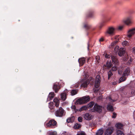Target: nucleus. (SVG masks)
<instances>
[{
    "instance_id": "25",
    "label": "nucleus",
    "mask_w": 135,
    "mask_h": 135,
    "mask_svg": "<svg viewBox=\"0 0 135 135\" xmlns=\"http://www.w3.org/2000/svg\"><path fill=\"white\" fill-rule=\"evenodd\" d=\"M107 109L108 110L111 112L113 111L114 110V109L113 107L110 104L108 105Z\"/></svg>"
},
{
    "instance_id": "34",
    "label": "nucleus",
    "mask_w": 135,
    "mask_h": 135,
    "mask_svg": "<svg viewBox=\"0 0 135 135\" xmlns=\"http://www.w3.org/2000/svg\"><path fill=\"white\" fill-rule=\"evenodd\" d=\"M95 59L96 61V63L98 64L100 62V57L99 56H97L95 57Z\"/></svg>"
},
{
    "instance_id": "61",
    "label": "nucleus",
    "mask_w": 135,
    "mask_h": 135,
    "mask_svg": "<svg viewBox=\"0 0 135 135\" xmlns=\"http://www.w3.org/2000/svg\"><path fill=\"white\" fill-rule=\"evenodd\" d=\"M52 112H54V110H52Z\"/></svg>"
},
{
    "instance_id": "23",
    "label": "nucleus",
    "mask_w": 135,
    "mask_h": 135,
    "mask_svg": "<svg viewBox=\"0 0 135 135\" xmlns=\"http://www.w3.org/2000/svg\"><path fill=\"white\" fill-rule=\"evenodd\" d=\"M84 27L86 29L88 30L91 27V26L89 25L88 23H85L84 24Z\"/></svg>"
},
{
    "instance_id": "20",
    "label": "nucleus",
    "mask_w": 135,
    "mask_h": 135,
    "mask_svg": "<svg viewBox=\"0 0 135 135\" xmlns=\"http://www.w3.org/2000/svg\"><path fill=\"white\" fill-rule=\"evenodd\" d=\"M61 98L63 101H64L66 98V94L65 93H64L61 94Z\"/></svg>"
},
{
    "instance_id": "53",
    "label": "nucleus",
    "mask_w": 135,
    "mask_h": 135,
    "mask_svg": "<svg viewBox=\"0 0 135 135\" xmlns=\"http://www.w3.org/2000/svg\"><path fill=\"white\" fill-rule=\"evenodd\" d=\"M104 40V39L103 37H101L100 38L99 40L100 42H102Z\"/></svg>"
},
{
    "instance_id": "60",
    "label": "nucleus",
    "mask_w": 135,
    "mask_h": 135,
    "mask_svg": "<svg viewBox=\"0 0 135 135\" xmlns=\"http://www.w3.org/2000/svg\"><path fill=\"white\" fill-rule=\"evenodd\" d=\"M125 61H127V60L126 59L125 60Z\"/></svg>"
},
{
    "instance_id": "3",
    "label": "nucleus",
    "mask_w": 135,
    "mask_h": 135,
    "mask_svg": "<svg viewBox=\"0 0 135 135\" xmlns=\"http://www.w3.org/2000/svg\"><path fill=\"white\" fill-rule=\"evenodd\" d=\"M93 110L94 112L100 113L102 112V107L101 106L98 105L97 103H95L93 108Z\"/></svg>"
},
{
    "instance_id": "13",
    "label": "nucleus",
    "mask_w": 135,
    "mask_h": 135,
    "mask_svg": "<svg viewBox=\"0 0 135 135\" xmlns=\"http://www.w3.org/2000/svg\"><path fill=\"white\" fill-rule=\"evenodd\" d=\"M125 50L124 49L120 48L118 51V55L119 56H121L123 55L125 53Z\"/></svg>"
},
{
    "instance_id": "51",
    "label": "nucleus",
    "mask_w": 135,
    "mask_h": 135,
    "mask_svg": "<svg viewBox=\"0 0 135 135\" xmlns=\"http://www.w3.org/2000/svg\"><path fill=\"white\" fill-rule=\"evenodd\" d=\"M50 135H56V133L54 132H52L50 133Z\"/></svg>"
},
{
    "instance_id": "10",
    "label": "nucleus",
    "mask_w": 135,
    "mask_h": 135,
    "mask_svg": "<svg viewBox=\"0 0 135 135\" xmlns=\"http://www.w3.org/2000/svg\"><path fill=\"white\" fill-rule=\"evenodd\" d=\"M135 33V28L131 29L128 31L127 34L128 37L129 38H131Z\"/></svg>"
},
{
    "instance_id": "12",
    "label": "nucleus",
    "mask_w": 135,
    "mask_h": 135,
    "mask_svg": "<svg viewBox=\"0 0 135 135\" xmlns=\"http://www.w3.org/2000/svg\"><path fill=\"white\" fill-rule=\"evenodd\" d=\"M78 62L80 66H83L85 62V57L80 58L78 59Z\"/></svg>"
},
{
    "instance_id": "48",
    "label": "nucleus",
    "mask_w": 135,
    "mask_h": 135,
    "mask_svg": "<svg viewBox=\"0 0 135 135\" xmlns=\"http://www.w3.org/2000/svg\"><path fill=\"white\" fill-rule=\"evenodd\" d=\"M119 35H117V36H116L115 37H114V38L115 39H116V40H117V41H119Z\"/></svg>"
},
{
    "instance_id": "15",
    "label": "nucleus",
    "mask_w": 135,
    "mask_h": 135,
    "mask_svg": "<svg viewBox=\"0 0 135 135\" xmlns=\"http://www.w3.org/2000/svg\"><path fill=\"white\" fill-rule=\"evenodd\" d=\"M92 115L88 113H86L84 115L85 118L87 120H90L92 118Z\"/></svg>"
},
{
    "instance_id": "56",
    "label": "nucleus",
    "mask_w": 135,
    "mask_h": 135,
    "mask_svg": "<svg viewBox=\"0 0 135 135\" xmlns=\"http://www.w3.org/2000/svg\"><path fill=\"white\" fill-rule=\"evenodd\" d=\"M15 71L16 72H17L18 71V70L17 69H16L15 70Z\"/></svg>"
},
{
    "instance_id": "37",
    "label": "nucleus",
    "mask_w": 135,
    "mask_h": 135,
    "mask_svg": "<svg viewBox=\"0 0 135 135\" xmlns=\"http://www.w3.org/2000/svg\"><path fill=\"white\" fill-rule=\"evenodd\" d=\"M116 65H114L112 67L111 69L112 71H115L118 69V67Z\"/></svg>"
},
{
    "instance_id": "44",
    "label": "nucleus",
    "mask_w": 135,
    "mask_h": 135,
    "mask_svg": "<svg viewBox=\"0 0 135 135\" xmlns=\"http://www.w3.org/2000/svg\"><path fill=\"white\" fill-rule=\"evenodd\" d=\"M118 74L121 75L122 74L123 71L122 69H120L119 70H118Z\"/></svg>"
},
{
    "instance_id": "31",
    "label": "nucleus",
    "mask_w": 135,
    "mask_h": 135,
    "mask_svg": "<svg viewBox=\"0 0 135 135\" xmlns=\"http://www.w3.org/2000/svg\"><path fill=\"white\" fill-rule=\"evenodd\" d=\"M71 109L75 111V113H76V112L78 111H79V109H76V107L75 105H73L71 106Z\"/></svg>"
},
{
    "instance_id": "14",
    "label": "nucleus",
    "mask_w": 135,
    "mask_h": 135,
    "mask_svg": "<svg viewBox=\"0 0 135 135\" xmlns=\"http://www.w3.org/2000/svg\"><path fill=\"white\" fill-rule=\"evenodd\" d=\"M130 69L129 68H127L124 71L123 75L124 76H128L129 75L130 72Z\"/></svg>"
},
{
    "instance_id": "47",
    "label": "nucleus",
    "mask_w": 135,
    "mask_h": 135,
    "mask_svg": "<svg viewBox=\"0 0 135 135\" xmlns=\"http://www.w3.org/2000/svg\"><path fill=\"white\" fill-rule=\"evenodd\" d=\"M66 121L68 123H70L72 121L71 118H68V119H67Z\"/></svg>"
},
{
    "instance_id": "50",
    "label": "nucleus",
    "mask_w": 135,
    "mask_h": 135,
    "mask_svg": "<svg viewBox=\"0 0 135 135\" xmlns=\"http://www.w3.org/2000/svg\"><path fill=\"white\" fill-rule=\"evenodd\" d=\"M110 55L108 54H106V55H105V57L106 58H110Z\"/></svg>"
},
{
    "instance_id": "41",
    "label": "nucleus",
    "mask_w": 135,
    "mask_h": 135,
    "mask_svg": "<svg viewBox=\"0 0 135 135\" xmlns=\"http://www.w3.org/2000/svg\"><path fill=\"white\" fill-rule=\"evenodd\" d=\"M118 41L117 40L116 42H114L112 43L111 44V46H110V47H113L116 44L117 42Z\"/></svg>"
},
{
    "instance_id": "1",
    "label": "nucleus",
    "mask_w": 135,
    "mask_h": 135,
    "mask_svg": "<svg viewBox=\"0 0 135 135\" xmlns=\"http://www.w3.org/2000/svg\"><path fill=\"white\" fill-rule=\"evenodd\" d=\"M90 99L89 96H87L83 97L82 98L78 99L76 103L77 104H82L85 103L90 100Z\"/></svg>"
},
{
    "instance_id": "21",
    "label": "nucleus",
    "mask_w": 135,
    "mask_h": 135,
    "mask_svg": "<svg viewBox=\"0 0 135 135\" xmlns=\"http://www.w3.org/2000/svg\"><path fill=\"white\" fill-rule=\"evenodd\" d=\"M123 126L122 124L119 123H117L115 125V127L118 129H122L123 128Z\"/></svg>"
},
{
    "instance_id": "42",
    "label": "nucleus",
    "mask_w": 135,
    "mask_h": 135,
    "mask_svg": "<svg viewBox=\"0 0 135 135\" xmlns=\"http://www.w3.org/2000/svg\"><path fill=\"white\" fill-rule=\"evenodd\" d=\"M119 46H116L114 49V51L115 52H118L119 50Z\"/></svg>"
},
{
    "instance_id": "30",
    "label": "nucleus",
    "mask_w": 135,
    "mask_h": 135,
    "mask_svg": "<svg viewBox=\"0 0 135 135\" xmlns=\"http://www.w3.org/2000/svg\"><path fill=\"white\" fill-rule=\"evenodd\" d=\"M122 44L123 46H128L129 45V43L127 41H124L122 42Z\"/></svg>"
},
{
    "instance_id": "27",
    "label": "nucleus",
    "mask_w": 135,
    "mask_h": 135,
    "mask_svg": "<svg viewBox=\"0 0 135 135\" xmlns=\"http://www.w3.org/2000/svg\"><path fill=\"white\" fill-rule=\"evenodd\" d=\"M135 95V87L131 89V97Z\"/></svg>"
},
{
    "instance_id": "7",
    "label": "nucleus",
    "mask_w": 135,
    "mask_h": 135,
    "mask_svg": "<svg viewBox=\"0 0 135 135\" xmlns=\"http://www.w3.org/2000/svg\"><path fill=\"white\" fill-rule=\"evenodd\" d=\"M123 21L124 23L127 25H129L132 23V17H131L126 18Z\"/></svg>"
},
{
    "instance_id": "38",
    "label": "nucleus",
    "mask_w": 135,
    "mask_h": 135,
    "mask_svg": "<svg viewBox=\"0 0 135 135\" xmlns=\"http://www.w3.org/2000/svg\"><path fill=\"white\" fill-rule=\"evenodd\" d=\"M105 21H103L100 24V26H99V28H101L103 26L105 25Z\"/></svg>"
},
{
    "instance_id": "9",
    "label": "nucleus",
    "mask_w": 135,
    "mask_h": 135,
    "mask_svg": "<svg viewBox=\"0 0 135 135\" xmlns=\"http://www.w3.org/2000/svg\"><path fill=\"white\" fill-rule=\"evenodd\" d=\"M114 129L113 127H109L107 128L105 133V135H110L113 132Z\"/></svg>"
},
{
    "instance_id": "19",
    "label": "nucleus",
    "mask_w": 135,
    "mask_h": 135,
    "mask_svg": "<svg viewBox=\"0 0 135 135\" xmlns=\"http://www.w3.org/2000/svg\"><path fill=\"white\" fill-rule=\"evenodd\" d=\"M89 82L88 80H86L84 82L82 83L81 86V87H84V88L87 87L88 84H89Z\"/></svg>"
},
{
    "instance_id": "36",
    "label": "nucleus",
    "mask_w": 135,
    "mask_h": 135,
    "mask_svg": "<svg viewBox=\"0 0 135 135\" xmlns=\"http://www.w3.org/2000/svg\"><path fill=\"white\" fill-rule=\"evenodd\" d=\"M100 82H97L95 81V87L97 88H98L99 87V86Z\"/></svg>"
},
{
    "instance_id": "33",
    "label": "nucleus",
    "mask_w": 135,
    "mask_h": 135,
    "mask_svg": "<svg viewBox=\"0 0 135 135\" xmlns=\"http://www.w3.org/2000/svg\"><path fill=\"white\" fill-rule=\"evenodd\" d=\"M108 79H109L110 77L113 75V73L111 70H110L108 73Z\"/></svg>"
},
{
    "instance_id": "11",
    "label": "nucleus",
    "mask_w": 135,
    "mask_h": 135,
    "mask_svg": "<svg viewBox=\"0 0 135 135\" xmlns=\"http://www.w3.org/2000/svg\"><path fill=\"white\" fill-rule=\"evenodd\" d=\"M111 58L113 63L115 65H117L118 63V61L117 57L114 56H111Z\"/></svg>"
},
{
    "instance_id": "49",
    "label": "nucleus",
    "mask_w": 135,
    "mask_h": 135,
    "mask_svg": "<svg viewBox=\"0 0 135 135\" xmlns=\"http://www.w3.org/2000/svg\"><path fill=\"white\" fill-rule=\"evenodd\" d=\"M77 135H85V134L84 132H81L80 133L77 134Z\"/></svg>"
},
{
    "instance_id": "5",
    "label": "nucleus",
    "mask_w": 135,
    "mask_h": 135,
    "mask_svg": "<svg viewBox=\"0 0 135 135\" xmlns=\"http://www.w3.org/2000/svg\"><path fill=\"white\" fill-rule=\"evenodd\" d=\"M115 28L113 27H110L108 28L106 32V34H108L110 36H113L115 33Z\"/></svg>"
},
{
    "instance_id": "46",
    "label": "nucleus",
    "mask_w": 135,
    "mask_h": 135,
    "mask_svg": "<svg viewBox=\"0 0 135 135\" xmlns=\"http://www.w3.org/2000/svg\"><path fill=\"white\" fill-rule=\"evenodd\" d=\"M117 115V114L115 113V112H113V115L112 116V118H115L116 117Z\"/></svg>"
},
{
    "instance_id": "55",
    "label": "nucleus",
    "mask_w": 135,
    "mask_h": 135,
    "mask_svg": "<svg viewBox=\"0 0 135 135\" xmlns=\"http://www.w3.org/2000/svg\"><path fill=\"white\" fill-rule=\"evenodd\" d=\"M99 91V90L98 89H96L94 90V92H97Z\"/></svg>"
},
{
    "instance_id": "54",
    "label": "nucleus",
    "mask_w": 135,
    "mask_h": 135,
    "mask_svg": "<svg viewBox=\"0 0 135 135\" xmlns=\"http://www.w3.org/2000/svg\"><path fill=\"white\" fill-rule=\"evenodd\" d=\"M131 62H132V60H131V59H129L128 60V65L130 64H131Z\"/></svg>"
},
{
    "instance_id": "18",
    "label": "nucleus",
    "mask_w": 135,
    "mask_h": 135,
    "mask_svg": "<svg viewBox=\"0 0 135 135\" xmlns=\"http://www.w3.org/2000/svg\"><path fill=\"white\" fill-rule=\"evenodd\" d=\"M55 95L54 92H52L50 93L48 96L47 100H50L52 99L54 97Z\"/></svg>"
},
{
    "instance_id": "26",
    "label": "nucleus",
    "mask_w": 135,
    "mask_h": 135,
    "mask_svg": "<svg viewBox=\"0 0 135 135\" xmlns=\"http://www.w3.org/2000/svg\"><path fill=\"white\" fill-rule=\"evenodd\" d=\"M94 102H91L88 104L87 106L88 108H90L92 107L94 104Z\"/></svg>"
},
{
    "instance_id": "16",
    "label": "nucleus",
    "mask_w": 135,
    "mask_h": 135,
    "mask_svg": "<svg viewBox=\"0 0 135 135\" xmlns=\"http://www.w3.org/2000/svg\"><path fill=\"white\" fill-rule=\"evenodd\" d=\"M94 14V12L92 11L89 12L86 16L87 18H92L93 17Z\"/></svg>"
},
{
    "instance_id": "24",
    "label": "nucleus",
    "mask_w": 135,
    "mask_h": 135,
    "mask_svg": "<svg viewBox=\"0 0 135 135\" xmlns=\"http://www.w3.org/2000/svg\"><path fill=\"white\" fill-rule=\"evenodd\" d=\"M87 109L88 108L87 106H83L79 109V111L81 112L83 110H87Z\"/></svg>"
},
{
    "instance_id": "29",
    "label": "nucleus",
    "mask_w": 135,
    "mask_h": 135,
    "mask_svg": "<svg viewBox=\"0 0 135 135\" xmlns=\"http://www.w3.org/2000/svg\"><path fill=\"white\" fill-rule=\"evenodd\" d=\"M126 79V78L124 76L121 77L119 79V83H121L122 81H125Z\"/></svg>"
},
{
    "instance_id": "35",
    "label": "nucleus",
    "mask_w": 135,
    "mask_h": 135,
    "mask_svg": "<svg viewBox=\"0 0 135 135\" xmlns=\"http://www.w3.org/2000/svg\"><path fill=\"white\" fill-rule=\"evenodd\" d=\"M117 135H124L123 132L120 130H118L117 131Z\"/></svg>"
},
{
    "instance_id": "43",
    "label": "nucleus",
    "mask_w": 135,
    "mask_h": 135,
    "mask_svg": "<svg viewBox=\"0 0 135 135\" xmlns=\"http://www.w3.org/2000/svg\"><path fill=\"white\" fill-rule=\"evenodd\" d=\"M83 118L81 117H79L78 118V121L80 122H82Z\"/></svg>"
},
{
    "instance_id": "57",
    "label": "nucleus",
    "mask_w": 135,
    "mask_h": 135,
    "mask_svg": "<svg viewBox=\"0 0 135 135\" xmlns=\"http://www.w3.org/2000/svg\"><path fill=\"white\" fill-rule=\"evenodd\" d=\"M109 98L110 100H112V99L111 98V97H109Z\"/></svg>"
},
{
    "instance_id": "8",
    "label": "nucleus",
    "mask_w": 135,
    "mask_h": 135,
    "mask_svg": "<svg viewBox=\"0 0 135 135\" xmlns=\"http://www.w3.org/2000/svg\"><path fill=\"white\" fill-rule=\"evenodd\" d=\"M113 65L109 61H107L106 64H104L102 68V69L104 70H105L107 69L110 68Z\"/></svg>"
},
{
    "instance_id": "28",
    "label": "nucleus",
    "mask_w": 135,
    "mask_h": 135,
    "mask_svg": "<svg viewBox=\"0 0 135 135\" xmlns=\"http://www.w3.org/2000/svg\"><path fill=\"white\" fill-rule=\"evenodd\" d=\"M78 92V90L76 89H72L71 92V94L73 95L76 94Z\"/></svg>"
},
{
    "instance_id": "6",
    "label": "nucleus",
    "mask_w": 135,
    "mask_h": 135,
    "mask_svg": "<svg viewBox=\"0 0 135 135\" xmlns=\"http://www.w3.org/2000/svg\"><path fill=\"white\" fill-rule=\"evenodd\" d=\"M61 88V84L59 83L56 82L53 85V89L56 93Z\"/></svg>"
},
{
    "instance_id": "22",
    "label": "nucleus",
    "mask_w": 135,
    "mask_h": 135,
    "mask_svg": "<svg viewBox=\"0 0 135 135\" xmlns=\"http://www.w3.org/2000/svg\"><path fill=\"white\" fill-rule=\"evenodd\" d=\"M55 107L54 106V103L52 102H51L49 103V107L51 110L54 109Z\"/></svg>"
},
{
    "instance_id": "17",
    "label": "nucleus",
    "mask_w": 135,
    "mask_h": 135,
    "mask_svg": "<svg viewBox=\"0 0 135 135\" xmlns=\"http://www.w3.org/2000/svg\"><path fill=\"white\" fill-rule=\"evenodd\" d=\"M53 101L55 106L57 107H59L60 103L59 100L55 98L54 99Z\"/></svg>"
},
{
    "instance_id": "59",
    "label": "nucleus",
    "mask_w": 135,
    "mask_h": 135,
    "mask_svg": "<svg viewBox=\"0 0 135 135\" xmlns=\"http://www.w3.org/2000/svg\"><path fill=\"white\" fill-rule=\"evenodd\" d=\"M113 85H115V84L114 83H113Z\"/></svg>"
},
{
    "instance_id": "52",
    "label": "nucleus",
    "mask_w": 135,
    "mask_h": 135,
    "mask_svg": "<svg viewBox=\"0 0 135 135\" xmlns=\"http://www.w3.org/2000/svg\"><path fill=\"white\" fill-rule=\"evenodd\" d=\"M132 50L133 53L135 54V47L132 48Z\"/></svg>"
},
{
    "instance_id": "32",
    "label": "nucleus",
    "mask_w": 135,
    "mask_h": 135,
    "mask_svg": "<svg viewBox=\"0 0 135 135\" xmlns=\"http://www.w3.org/2000/svg\"><path fill=\"white\" fill-rule=\"evenodd\" d=\"M103 133V131L102 130L100 129L98 130L96 133V135H102Z\"/></svg>"
},
{
    "instance_id": "4",
    "label": "nucleus",
    "mask_w": 135,
    "mask_h": 135,
    "mask_svg": "<svg viewBox=\"0 0 135 135\" xmlns=\"http://www.w3.org/2000/svg\"><path fill=\"white\" fill-rule=\"evenodd\" d=\"M57 122L54 119H51L46 124V126L51 128H54L56 126Z\"/></svg>"
},
{
    "instance_id": "40",
    "label": "nucleus",
    "mask_w": 135,
    "mask_h": 135,
    "mask_svg": "<svg viewBox=\"0 0 135 135\" xmlns=\"http://www.w3.org/2000/svg\"><path fill=\"white\" fill-rule=\"evenodd\" d=\"M80 125L78 124H76L75 125V128L76 129H78L80 127Z\"/></svg>"
},
{
    "instance_id": "39",
    "label": "nucleus",
    "mask_w": 135,
    "mask_h": 135,
    "mask_svg": "<svg viewBox=\"0 0 135 135\" xmlns=\"http://www.w3.org/2000/svg\"><path fill=\"white\" fill-rule=\"evenodd\" d=\"M123 26H119L118 27L117 29L118 30H121L123 29Z\"/></svg>"
},
{
    "instance_id": "45",
    "label": "nucleus",
    "mask_w": 135,
    "mask_h": 135,
    "mask_svg": "<svg viewBox=\"0 0 135 135\" xmlns=\"http://www.w3.org/2000/svg\"><path fill=\"white\" fill-rule=\"evenodd\" d=\"M99 78V76H97L96 77V79H95V81H97V82H100V78Z\"/></svg>"
},
{
    "instance_id": "2",
    "label": "nucleus",
    "mask_w": 135,
    "mask_h": 135,
    "mask_svg": "<svg viewBox=\"0 0 135 135\" xmlns=\"http://www.w3.org/2000/svg\"><path fill=\"white\" fill-rule=\"evenodd\" d=\"M65 112L61 107H60L55 112V115L59 117H61L65 114Z\"/></svg>"
},
{
    "instance_id": "58",
    "label": "nucleus",
    "mask_w": 135,
    "mask_h": 135,
    "mask_svg": "<svg viewBox=\"0 0 135 135\" xmlns=\"http://www.w3.org/2000/svg\"><path fill=\"white\" fill-rule=\"evenodd\" d=\"M89 44H88V49H89Z\"/></svg>"
}]
</instances>
